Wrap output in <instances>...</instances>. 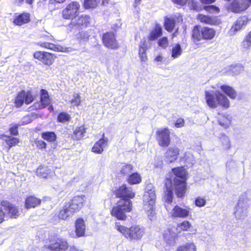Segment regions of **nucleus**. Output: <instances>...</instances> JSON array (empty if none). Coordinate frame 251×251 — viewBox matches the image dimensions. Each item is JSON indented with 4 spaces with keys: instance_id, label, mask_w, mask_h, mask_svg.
<instances>
[{
    "instance_id": "052dcab7",
    "label": "nucleus",
    "mask_w": 251,
    "mask_h": 251,
    "mask_svg": "<svg viewBox=\"0 0 251 251\" xmlns=\"http://www.w3.org/2000/svg\"><path fill=\"white\" fill-rule=\"evenodd\" d=\"M37 147L39 149H43L46 148L47 144L42 140H38L36 142Z\"/></svg>"
},
{
    "instance_id": "e2e57ef3",
    "label": "nucleus",
    "mask_w": 251,
    "mask_h": 251,
    "mask_svg": "<svg viewBox=\"0 0 251 251\" xmlns=\"http://www.w3.org/2000/svg\"><path fill=\"white\" fill-rule=\"evenodd\" d=\"M31 121L32 120L31 117L29 116H26L23 118V119H22V124L20 125H26L30 123L31 122Z\"/></svg>"
},
{
    "instance_id": "9d476101",
    "label": "nucleus",
    "mask_w": 251,
    "mask_h": 251,
    "mask_svg": "<svg viewBox=\"0 0 251 251\" xmlns=\"http://www.w3.org/2000/svg\"><path fill=\"white\" fill-rule=\"evenodd\" d=\"M116 196L121 198L124 203H126L127 201H131L130 199L135 197V193L132 191L131 187L123 185L116 191Z\"/></svg>"
},
{
    "instance_id": "8fccbe9b",
    "label": "nucleus",
    "mask_w": 251,
    "mask_h": 251,
    "mask_svg": "<svg viewBox=\"0 0 251 251\" xmlns=\"http://www.w3.org/2000/svg\"><path fill=\"white\" fill-rule=\"evenodd\" d=\"M74 99L71 101V104L73 106H78L80 105L81 102L80 97L78 94H75L74 96Z\"/></svg>"
},
{
    "instance_id": "1a4fd4ad",
    "label": "nucleus",
    "mask_w": 251,
    "mask_h": 251,
    "mask_svg": "<svg viewBox=\"0 0 251 251\" xmlns=\"http://www.w3.org/2000/svg\"><path fill=\"white\" fill-rule=\"evenodd\" d=\"M80 4L76 1H72L67 5L62 12L63 19L66 20L74 19L79 12Z\"/></svg>"
},
{
    "instance_id": "680f3d73",
    "label": "nucleus",
    "mask_w": 251,
    "mask_h": 251,
    "mask_svg": "<svg viewBox=\"0 0 251 251\" xmlns=\"http://www.w3.org/2000/svg\"><path fill=\"white\" fill-rule=\"evenodd\" d=\"M44 108V107H42V103L38 102L34 103L33 105L30 107L31 110L42 109Z\"/></svg>"
},
{
    "instance_id": "9b49d317",
    "label": "nucleus",
    "mask_w": 251,
    "mask_h": 251,
    "mask_svg": "<svg viewBox=\"0 0 251 251\" xmlns=\"http://www.w3.org/2000/svg\"><path fill=\"white\" fill-rule=\"evenodd\" d=\"M170 134L169 129L167 127L160 129L156 131V139L160 146L167 147L170 145Z\"/></svg>"
},
{
    "instance_id": "e433bc0d",
    "label": "nucleus",
    "mask_w": 251,
    "mask_h": 251,
    "mask_svg": "<svg viewBox=\"0 0 251 251\" xmlns=\"http://www.w3.org/2000/svg\"><path fill=\"white\" fill-rule=\"evenodd\" d=\"M127 180L129 184H135L139 183L141 181V177L139 174L134 173L129 175Z\"/></svg>"
},
{
    "instance_id": "864d4df0",
    "label": "nucleus",
    "mask_w": 251,
    "mask_h": 251,
    "mask_svg": "<svg viewBox=\"0 0 251 251\" xmlns=\"http://www.w3.org/2000/svg\"><path fill=\"white\" fill-rule=\"evenodd\" d=\"M26 96L25 99V102L26 104L30 103L33 100V96L29 92H25Z\"/></svg>"
},
{
    "instance_id": "a19ab883",
    "label": "nucleus",
    "mask_w": 251,
    "mask_h": 251,
    "mask_svg": "<svg viewBox=\"0 0 251 251\" xmlns=\"http://www.w3.org/2000/svg\"><path fill=\"white\" fill-rule=\"evenodd\" d=\"M50 170L46 166H40L37 170V174L38 176L47 178L48 175L50 173Z\"/></svg>"
},
{
    "instance_id": "ddd939ff",
    "label": "nucleus",
    "mask_w": 251,
    "mask_h": 251,
    "mask_svg": "<svg viewBox=\"0 0 251 251\" xmlns=\"http://www.w3.org/2000/svg\"><path fill=\"white\" fill-rule=\"evenodd\" d=\"M102 40L103 45L108 49L117 50L119 48L115 35L112 32H108L103 34Z\"/></svg>"
},
{
    "instance_id": "c756f323",
    "label": "nucleus",
    "mask_w": 251,
    "mask_h": 251,
    "mask_svg": "<svg viewBox=\"0 0 251 251\" xmlns=\"http://www.w3.org/2000/svg\"><path fill=\"white\" fill-rule=\"evenodd\" d=\"M85 128L83 126L77 127L74 131L72 138L74 140H79L83 138L85 133Z\"/></svg>"
},
{
    "instance_id": "58836bf2",
    "label": "nucleus",
    "mask_w": 251,
    "mask_h": 251,
    "mask_svg": "<svg viewBox=\"0 0 251 251\" xmlns=\"http://www.w3.org/2000/svg\"><path fill=\"white\" fill-rule=\"evenodd\" d=\"M74 213L72 212L68 205H66L64 209L60 210L58 217L60 219L65 220L69 216H72Z\"/></svg>"
},
{
    "instance_id": "a878e982",
    "label": "nucleus",
    "mask_w": 251,
    "mask_h": 251,
    "mask_svg": "<svg viewBox=\"0 0 251 251\" xmlns=\"http://www.w3.org/2000/svg\"><path fill=\"white\" fill-rule=\"evenodd\" d=\"M29 21V14L28 13H23L15 17L13 21V23L17 25H21L28 23Z\"/></svg>"
},
{
    "instance_id": "4c0bfd02",
    "label": "nucleus",
    "mask_w": 251,
    "mask_h": 251,
    "mask_svg": "<svg viewBox=\"0 0 251 251\" xmlns=\"http://www.w3.org/2000/svg\"><path fill=\"white\" fill-rule=\"evenodd\" d=\"M38 45L43 48L50 49L53 50L63 51V50H62V48L61 47H57L53 44L49 43L48 42H39L38 43Z\"/></svg>"
},
{
    "instance_id": "6e6552de",
    "label": "nucleus",
    "mask_w": 251,
    "mask_h": 251,
    "mask_svg": "<svg viewBox=\"0 0 251 251\" xmlns=\"http://www.w3.org/2000/svg\"><path fill=\"white\" fill-rule=\"evenodd\" d=\"M132 203L127 201L126 203L119 204L114 207L111 211L112 216L120 220H125L126 219V212H129L131 210Z\"/></svg>"
},
{
    "instance_id": "393cba45",
    "label": "nucleus",
    "mask_w": 251,
    "mask_h": 251,
    "mask_svg": "<svg viewBox=\"0 0 251 251\" xmlns=\"http://www.w3.org/2000/svg\"><path fill=\"white\" fill-rule=\"evenodd\" d=\"M41 203V200L34 196H29L25 200V206L27 209L34 208Z\"/></svg>"
},
{
    "instance_id": "bb28decb",
    "label": "nucleus",
    "mask_w": 251,
    "mask_h": 251,
    "mask_svg": "<svg viewBox=\"0 0 251 251\" xmlns=\"http://www.w3.org/2000/svg\"><path fill=\"white\" fill-rule=\"evenodd\" d=\"M162 33V28L159 24H156L153 29L151 32L148 39L150 41H153L161 36Z\"/></svg>"
},
{
    "instance_id": "4be33fe9",
    "label": "nucleus",
    "mask_w": 251,
    "mask_h": 251,
    "mask_svg": "<svg viewBox=\"0 0 251 251\" xmlns=\"http://www.w3.org/2000/svg\"><path fill=\"white\" fill-rule=\"evenodd\" d=\"M75 231L77 237L85 236L86 226L84 221L82 218H78L75 221Z\"/></svg>"
},
{
    "instance_id": "37998d69",
    "label": "nucleus",
    "mask_w": 251,
    "mask_h": 251,
    "mask_svg": "<svg viewBox=\"0 0 251 251\" xmlns=\"http://www.w3.org/2000/svg\"><path fill=\"white\" fill-rule=\"evenodd\" d=\"M182 50L179 44H176L172 49V57L173 58H176L180 56L182 53Z\"/></svg>"
},
{
    "instance_id": "f8f14e48",
    "label": "nucleus",
    "mask_w": 251,
    "mask_h": 251,
    "mask_svg": "<svg viewBox=\"0 0 251 251\" xmlns=\"http://www.w3.org/2000/svg\"><path fill=\"white\" fill-rule=\"evenodd\" d=\"M85 202L84 195L76 196L66 204L73 213L78 211L83 206Z\"/></svg>"
},
{
    "instance_id": "4468645a",
    "label": "nucleus",
    "mask_w": 251,
    "mask_h": 251,
    "mask_svg": "<svg viewBox=\"0 0 251 251\" xmlns=\"http://www.w3.org/2000/svg\"><path fill=\"white\" fill-rule=\"evenodd\" d=\"M1 205L3 207L4 212L5 213V217L16 218L19 216L18 208L8 201H2Z\"/></svg>"
},
{
    "instance_id": "c85d7f7f",
    "label": "nucleus",
    "mask_w": 251,
    "mask_h": 251,
    "mask_svg": "<svg viewBox=\"0 0 251 251\" xmlns=\"http://www.w3.org/2000/svg\"><path fill=\"white\" fill-rule=\"evenodd\" d=\"M220 89L230 99H235L237 96V94L235 90L231 87L223 85L220 86Z\"/></svg>"
},
{
    "instance_id": "7c9ffc66",
    "label": "nucleus",
    "mask_w": 251,
    "mask_h": 251,
    "mask_svg": "<svg viewBox=\"0 0 251 251\" xmlns=\"http://www.w3.org/2000/svg\"><path fill=\"white\" fill-rule=\"evenodd\" d=\"M40 102L42 104V107L45 108L50 103L48 92L44 90H41Z\"/></svg>"
},
{
    "instance_id": "a211bd4d",
    "label": "nucleus",
    "mask_w": 251,
    "mask_h": 251,
    "mask_svg": "<svg viewBox=\"0 0 251 251\" xmlns=\"http://www.w3.org/2000/svg\"><path fill=\"white\" fill-rule=\"evenodd\" d=\"M33 56L34 58L39 60L44 64L48 66H50L54 61L52 54L45 51H36L34 53Z\"/></svg>"
},
{
    "instance_id": "79ce46f5",
    "label": "nucleus",
    "mask_w": 251,
    "mask_h": 251,
    "mask_svg": "<svg viewBox=\"0 0 251 251\" xmlns=\"http://www.w3.org/2000/svg\"><path fill=\"white\" fill-rule=\"evenodd\" d=\"M25 92L24 91H22L18 95L15 101V105L17 107H21L23 104L25 102Z\"/></svg>"
},
{
    "instance_id": "6e6d98bb",
    "label": "nucleus",
    "mask_w": 251,
    "mask_h": 251,
    "mask_svg": "<svg viewBox=\"0 0 251 251\" xmlns=\"http://www.w3.org/2000/svg\"><path fill=\"white\" fill-rule=\"evenodd\" d=\"M185 121L183 118H180L177 119L175 123V126L177 128H180L184 126Z\"/></svg>"
},
{
    "instance_id": "3c124183",
    "label": "nucleus",
    "mask_w": 251,
    "mask_h": 251,
    "mask_svg": "<svg viewBox=\"0 0 251 251\" xmlns=\"http://www.w3.org/2000/svg\"><path fill=\"white\" fill-rule=\"evenodd\" d=\"M158 44L159 46L163 48H166L168 46V39L166 37H164L160 39L158 41Z\"/></svg>"
},
{
    "instance_id": "f257e3e1",
    "label": "nucleus",
    "mask_w": 251,
    "mask_h": 251,
    "mask_svg": "<svg viewBox=\"0 0 251 251\" xmlns=\"http://www.w3.org/2000/svg\"><path fill=\"white\" fill-rule=\"evenodd\" d=\"M204 98L206 104L211 108L220 106L224 109H227L230 106L227 98L220 91L206 90Z\"/></svg>"
},
{
    "instance_id": "4d7b16f0",
    "label": "nucleus",
    "mask_w": 251,
    "mask_h": 251,
    "mask_svg": "<svg viewBox=\"0 0 251 251\" xmlns=\"http://www.w3.org/2000/svg\"><path fill=\"white\" fill-rule=\"evenodd\" d=\"M19 125H14L12 127H10L9 131L11 134L13 135H18V128Z\"/></svg>"
},
{
    "instance_id": "423d86ee",
    "label": "nucleus",
    "mask_w": 251,
    "mask_h": 251,
    "mask_svg": "<svg viewBox=\"0 0 251 251\" xmlns=\"http://www.w3.org/2000/svg\"><path fill=\"white\" fill-rule=\"evenodd\" d=\"M191 226V225L188 221H184L177 225L176 229H169L166 231L164 233V238L168 244H172L177 233L181 231H188Z\"/></svg>"
},
{
    "instance_id": "603ef678",
    "label": "nucleus",
    "mask_w": 251,
    "mask_h": 251,
    "mask_svg": "<svg viewBox=\"0 0 251 251\" xmlns=\"http://www.w3.org/2000/svg\"><path fill=\"white\" fill-rule=\"evenodd\" d=\"M236 167V162L232 159H230L227 161L226 164V167L227 170L231 171Z\"/></svg>"
},
{
    "instance_id": "dca6fc26",
    "label": "nucleus",
    "mask_w": 251,
    "mask_h": 251,
    "mask_svg": "<svg viewBox=\"0 0 251 251\" xmlns=\"http://www.w3.org/2000/svg\"><path fill=\"white\" fill-rule=\"evenodd\" d=\"M250 6L247 0H234L229 4L228 9L234 13H240Z\"/></svg>"
},
{
    "instance_id": "f704fd0d",
    "label": "nucleus",
    "mask_w": 251,
    "mask_h": 251,
    "mask_svg": "<svg viewBox=\"0 0 251 251\" xmlns=\"http://www.w3.org/2000/svg\"><path fill=\"white\" fill-rule=\"evenodd\" d=\"M41 137L48 142H52L56 140V135L54 132L47 131L41 133Z\"/></svg>"
},
{
    "instance_id": "774afa93",
    "label": "nucleus",
    "mask_w": 251,
    "mask_h": 251,
    "mask_svg": "<svg viewBox=\"0 0 251 251\" xmlns=\"http://www.w3.org/2000/svg\"><path fill=\"white\" fill-rule=\"evenodd\" d=\"M142 62H146L147 60V56L146 53L139 54Z\"/></svg>"
},
{
    "instance_id": "c9c22d12",
    "label": "nucleus",
    "mask_w": 251,
    "mask_h": 251,
    "mask_svg": "<svg viewBox=\"0 0 251 251\" xmlns=\"http://www.w3.org/2000/svg\"><path fill=\"white\" fill-rule=\"evenodd\" d=\"M220 140L224 149L229 150L231 148V142L229 137L225 134H221Z\"/></svg>"
},
{
    "instance_id": "f3484780",
    "label": "nucleus",
    "mask_w": 251,
    "mask_h": 251,
    "mask_svg": "<svg viewBox=\"0 0 251 251\" xmlns=\"http://www.w3.org/2000/svg\"><path fill=\"white\" fill-rule=\"evenodd\" d=\"M44 248L48 251H65L68 248V244L65 240L58 239L54 243L45 245Z\"/></svg>"
},
{
    "instance_id": "0e129e2a",
    "label": "nucleus",
    "mask_w": 251,
    "mask_h": 251,
    "mask_svg": "<svg viewBox=\"0 0 251 251\" xmlns=\"http://www.w3.org/2000/svg\"><path fill=\"white\" fill-rule=\"evenodd\" d=\"M5 217V213L4 212L2 206L0 208V224L1 223Z\"/></svg>"
},
{
    "instance_id": "c03bdc74",
    "label": "nucleus",
    "mask_w": 251,
    "mask_h": 251,
    "mask_svg": "<svg viewBox=\"0 0 251 251\" xmlns=\"http://www.w3.org/2000/svg\"><path fill=\"white\" fill-rule=\"evenodd\" d=\"M99 2V0H84L83 5L85 9L95 8Z\"/></svg>"
},
{
    "instance_id": "412c9836",
    "label": "nucleus",
    "mask_w": 251,
    "mask_h": 251,
    "mask_svg": "<svg viewBox=\"0 0 251 251\" xmlns=\"http://www.w3.org/2000/svg\"><path fill=\"white\" fill-rule=\"evenodd\" d=\"M179 149L176 147L169 148L165 153V158L166 161L172 163L175 161L179 154Z\"/></svg>"
},
{
    "instance_id": "de8ad7c7",
    "label": "nucleus",
    "mask_w": 251,
    "mask_h": 251,
    "mask_svg": "<svg viewBox=\"0 0 251 251\" xmlns=\"http://www.w3.org/2000/svg\"><path fill=\"white\" fill-rule=\"evenodd\" d=\"M70 119V115L65 112H61L58 116V121L59 122L66 123L69 121Z\"/></svg>"
},
{
    "instance_id": "cd10ccee",
    "label": "nucleus",
    "mask_w": 251,
    "mask_h": 251,
    "mask_svg": "<svg viewBox=\"0 0 251 251\" xmlns=\"http://www.w3.org/2000/svg\"><path fill=\"white\" fill-rule=\"evenodd\" d=\"M172 184V182L170 180L167 179V181L166 182V190L165 191V202L171 203L173 201V188L168 187V185Z\"/></svg>"
},
{
    "instance_id": "2eb2a0df",
    "label": "nucleus",
    "mask_w": 251,
    "mask_h": 251,
    "mask_svg": "<svg viewBox=\"0 0 251 251\" xmlns=\"http://www.w3.org/2000/svg\"><path fill=\"white\" fill-rule=\"evenodd\" d=\"M89 21L90 17L88 15H82L77 18L76 17L72 19L68 26L71 28H82L87 26V25L89 23Z\"/></svg>"
},
{
    "instance_id": "2f4dec72",
    "label": "nucleus",
    "mask_w": 251,
    "mask_h": 251,
    "mask_svg": "<svg viewBox=\"0 0 251 251\" xmlns=\"http://www.w3.org/2000/svg\"><path fill=\"white\" fill-rule=\"evenodd\" d=\"M244 66L240 64L232 65L228 69V73L232 75H238L244 71Z\"/></svg>"
},
{
    "instance_id": "7ed1b4c3",
    "label": "nucleus",
    "mask_w": 251,
    "mask_h": 251,
    "mask_svg": "<svg viewBox=\"0 0 251 251\" xmlns=\"http://www.w3.org/2000/svg\"><path fill=\"white\" fill-rule=\"evenodd\" d=\"M115 228L121 232L127 239L132 240H140L145 233L144 228L139 225L132 226L129 228L121 225L120 223H115Z\"/></svg>"
},
{
    "instance_id": "bf43d9fd",
    "label": "nucleus",
    "mask_w": 251,
    "mask_h": 251,
    "mask_svg": "<svg viewBox=\"0 0 251 251\" xmlns=\"http://www.w3.org/2000/svg\"><path fill=\"white\" fill-rule=\"evenodd\" d=\"M241 46L245 50H249L251 47V44L244 38L242 42Z\"/></svg>"
},
{
    "instance_id": "a18cd8bd",
    "label": "nucleus",
    "mask_w": 251,
    "mask_h": 251,
    "mask_svg": "<svg viewBox=\"0 0 251 251\" xmlns=\"http://www.w3.org/2000/svg\"><path fill=\"white\" fill-rule=\"evenodd\" d=\"M7 138L5 139V141L7 145H9V149L13 146H16L19 142V139L15 137L7 136Z\"/></svg>"
},
{
    "instance_id": "f03ea898",
    "label": "nucleus",
    "mask_w": 251,
    "mask_h": 251,
    "mask_svg": "<svg viewBox=\"0 0 251 251\" xmlns=\"http://www.w3.org/2000/svg\"><path fill=\"white\" fill-rule=\"evenodd\" d=\"M251 203V191H247L240 196L234 207V214L237 219H244L247 216Z\"/></svg>"
},
{
    "instance_id": "5fc2aeb1",
    "label": "nucleus",
    "mask_w": 251,
    "mask_h": 251,
    "mask_svg": "<svg viewBox=\"0 0 251 251\" xmlns=\"http://www.w3.org/2000/svg\"><path fill=\"white\" fill-rule=\"evenodd\" d=\"M206 201L203 198L199 197L195 200V204L199 207L203 206L205 204Z\"/></svg>"
},
{
    "instance_id": "0eeeda50",
    "label": "nucleus",
    "mask_w": 251,
    "mask_h": 251,
    "mask_svg": "<svg viewBox=\"0 0 251 251\" xmlns=\"http://www.w3.org/2000/svg\"><path fill=\"white\" fill-rule=\"evenodd\" d=\"M152 186L150 184L146 187V191L143 195V204L144 208L148 212L152 211L156 200V195L154 190L151 189Z\"/></svg>"
},
{
    "instance_id": "5701e85b",
    "label": "nucleus",
    "mask_w": 251,
    "mask_h": 251,
    "mask_svg": "<svg viewBox=\"0 0 251 251\" xmlns=\"http://www.w3.org/2000/svg\"><path fill=\"white\" fill-rule=\"evenodd\" d=\"M104 135L103 134V138L100 139L97 142H96L92 149V151L95 153L100 154L103 151V149L106 145V143L108 141L107 138H103Z\"/></svg>"
},
{
    "instance_id": "6ab92c4d",
    "label": "nucleus",
    "mask_w": 251,
    "mask_h": 251,
    "mask_svg": "<svg viewBox=\"0 0 251 251\" xmlns=\"http://www.w3.org/2000/svg\"><path fill=\"white\" fill-rule=\"evenodd\" d=\"M248 22V18L246 16H243L239 18L234 24L231 26L229 34L230 35H233L237 32L241 30L243 26L246 25Z\"/></svg>"
},
{
    "instance_id": "473e14b6",
    "label": "nucleus",
    "mask_w": 251,
    "mask_h": 251,
    "mask_svg": "<svg viewBox=\"0 0 251 251\" xmlns=\"http://www.w3.org/2000/svg\"><path fill=\"white\" fill-rule=\"evenodd\" d=\"M175 20L172 17H166L164 21L165 29L169 31H172L175 27Z\"/></svg>"
},
{
    "instance_id": "13d9d810",
    "label": "nucleus",
    "mask_w": 251,
    "mask_h": 251,
    "mask_svg": "<svg viewBox=\"0 0 251 251\" xmlns=\"http://www.w3.org/2000/svg\"><path fill=\"white\" fill-rule=\"evenodd\" d=\"M187 2L192 9L195 10H197L198 9V2L196 1H195L194 0H188Z\"/></svg>"
},
{
    "instance_id": "39448f33",
    "label": "nucleus",
    "mask_w": 251,
    "mask_h": 251,
    "mask_svg": "<svg viewBox=\"0 0 251 251\" xmlns=\"http://www.w3.org/2000/svg\"><path fill=\"white\" fill-rule=\"evenodd\" d=\"M216 31L213 28L196 25L193 29L192 36L194 42L196 43L202 39L211 40L214 37Z\"/></svg>"
},
{
    "instance_id": "aec40b11",
    "label": "nucleus",
    "mask_w": 251,
    "mask_h": 251,
    "mask_svg": "<svg viewBox=\"0 0 251 251\" xmlns=\"http://www.w3.org/2000/svg\"><path fill=\"white\" fill-rule=\"evenodd\" d=\"M190 213V208H182L178 205L175 206L172 211V216L174 218H185L188 216Z\"/></svg>"
},
{
    "instance_id": "20e7f679",
    "label": "nucleus",
    "mask_w": 251,
    "mask_h": 251,
    "mask_svg": "<svg viewBox=\"0 0 251 251\" xmlns=\"http://www.w3.org/2000/svg\"><path fill=\"white\" fill-rule=\"evenodd\" d=\"M176 176L174 179V185L176 194L178 197L184 196L186 191V172L183 167H178L172 169Z\"/></svg>"
},
{
    "instance_id": "338daca9",
    "label": "nucleus",
    "mask_w": 251,
    "mask_h": 251,
    "mask_svg": "<svg viewBox=\"0 0 251 251\" xmlns=\"http://www.w3.org/2000/svg\"><path fill=\"white\" fill-rule=\"evenodd\" d=\"M173 1L177 4L180 5H184L187 3L188 0H172Z\"/></svg>"
},
{
    "instance_id": "49530a36",
    "label": "nucleus",
    "mask_w": 251,
    "mask_h": 251,
    "mask_svg": "<svg viewBox=\"0 0 251 251\" xmlns=\"http://www.w3.org/2000/svg\"><path fill=\"white\" fill-rule=\"evenodd\" d=\"M133 169V166L131 164H124L121 169V173L125 175H128Z\"/></svg>"
},
{
    "instance_id": "69168bd1",
    "label": "nucleus",
    "mask_w": 251,
    "mask_h": 251,
    "mask_svg": "<svg viewBox=\"0 0 251 251\" xmlns=\"http://www.w3.org/2000/svg\"><path fill=\"white\" fill-rule=\"evenodd\" d=\"M139 47L143 49H146V50H148V49L149 48V46H148V45L147 43V42L145 41V40H144V41H141L140 43H139Z\"/></svg>"
},
{
    "instance_id": "ea45409f",
    "label": "nucleus",
    "mask_w": 251,
    "mask_h": 251,
    "mask_svg": "<svg viewBox=\"0 0 251 251\" xmlns=\"http://www.w3.org/2000/svg\"><path fill=\"white\" fill-rule=\"evenodd\" d=\"M218 123L220 126L226 128L228 127L231 123V118L229 116H222L219 118Z\"/></svg>"
},
{
    "instance_id": "b1692460",
    "label": "nucleus",
    "mask_w": 251,
    "mask_h": 251,
    "mask_svg": "<svg viewBox=\"0 0 251 251\" xmlns=\"http://www.w3.org/2000/svg\"><path fill=\"white\" fill-rule=\"evenodd\" d=\"M198 19L201 22L211 25H217L220 23L219 20L217 17H211L203 15H199L198 16Z\"/></svg>"
},
{
    "instance_id": "72a5a7b5",
    "label": "nucleus",
    "mask_w": 251,
    "mask_h": 251,
    "mask_svg": "<svg viewBox=\"0 0 251 251\" xmlns=\"http://www.w3.org/2000/svg\"><path fill=\"white\" fill-rule=\"evenodd\" d=\"M176 251H197V248L194 243H187L178 246Z\"/></svg>"
},
{
    "instance_id": "09e8293b",
    "label": "nucleus",
    "mask_w": 251,
    "mask_h": 251,
    "mask_svg": "<svg viewBox=\"0 0 251 251\" xmlns=\"http://www.w3.org/2000/svg\"><path fill=\"white\" fill-rule=\"evenodd\" d=\"M203 9L206 11L211 13H218L220 12V9L215 5L204 6Z\"/></svg>"
}]
</instances>
